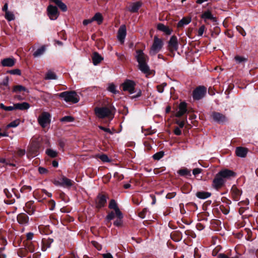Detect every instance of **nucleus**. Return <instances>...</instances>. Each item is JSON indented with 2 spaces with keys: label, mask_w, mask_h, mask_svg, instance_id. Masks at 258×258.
I'll return each instance as SVG.
<instances>
[{
  "label": "nucleus",
  "mask_w": 258,
  "mask_h": 258,
  "mask_svg": "<svg viewBox=\"0 0 258 258\" xmlns=\"http://www.w3.org/2000/svg\"><path fill=\"white\" fill-rule=\"evenodd\" d=\"M135 57L139 63V70L145 74L149 73L150 69L147 64L149 59L148 56L143 52V50H137Z\"/></svg>",
  "instance_id": "f257e3e1"
},
{
  "label": "nucleus",
  "mask_w": 258,
  "mask_h": 258,
  "mask_svg": "<svg viewBox=\"0 0 258 258\" xmlns=\"http://www.w3.org/2000/svg\"><path fill=\"white\" fill-rule=\"evenodd\" d=\"M59 96L62 98L67 102L76 103L79 101V97L75 91H66L59 94Z\"/></svg>",
  "instance_id": "f03ea898"
},
{
  "label": "nucleus",
  "mask_w": 258,
  "mask_h": 258,
  "mask_svg": "<svg viewBox=\"0 0 258 258\" xmlns=\"http://www.w3.org/2000/svg\"><path fill=\"white\" fill-rule=\"evenodd\" d=\"M163 45V42L161 39L158 38L157 36H155L154 38V42L151 47L150 54L154 55L162 49Z\"/></svg>",
  "instance_id": "7ed1b4c3"
},
{
  "label": "nucleus",
  "mask_w": 258,
  "mask_h": 258,
  "mask_svg": "<svg viewBox=\"0 0 258 258\" xmlns=\"http://www.w3.org/2000/svg\"><path fill=\"white\" fill-rule=\"evenodd\" d=\"M51 121V115L48 112H43L38 118V122L43 128L46 127Z\"/></svg>",
  "instance_id": "20e7f679"
},
{
  "label": "nucleus",
  "mask_w": 258,
  "mask_h": 258,
  "mask_svg": "<svg viewBox=\"0 0 258 258\" xmlns=\"http://www.w3.org/2000/svg\"><path fill=\"white\" fill-rule=\"evenodd\" d=\"M94 111L96 116L100 118L108 117L112 113L111 109L107 107H96Z\"/></svg>",
  "instance_id": "39448f33"
},
{
  "label": "nucleus",
  "mask_w": 258,
  "mask_h": 258,
  "mask_svg": "<svg viewBox=\"0 0 258 258\" xmlns=\"http://www.w3.org/2000/svg\"><path fill=\"white\" fill-rule=\"evenodd\" d=\"M135 82L130 80H126L121 84L123 90L128 92L130 94H132L136 92L135 91Z\"/></svg>",
  "instance_id": "423d86ee"
},
{
  "label": "nucleus",
  "mask_w": 258,
  "mask_h": 258,
  "mask_svg": "<svg viewBox=\"0 0 258 258\" xmlns=\"http://www.w3.org/2000/svg\"><path fill=\"white\" fill-rule=\"evenodd\" d=\"M211 117L212 119L220 124H223L227 121V118L226 116L218 112H212L211 114Z\"/></svg>",
  "instance_id": "0eeeda50"
},
{
  "label": "nucleus",
  "mask_w": 258,
  "mask_h": 258,
  "mask_svg": "<svg viewBox=\"0 0 258 258\" xmlns=\"http://www.w3.org/2000/svg\"><path fill=\"white\" fill-rule=\"evenodd\" d=\"M206 88L203 86L197 87L193 91L192 96L194 99L200 100L205 96Z\"/></svg>",
  "instance_id": "6e6552de"
},
{
  "label": "nucleus",
  "mask_w": 258,
  "mask_h": 258,
  "mask_svg": "<svg viewBox=\"0 0 258 258\" xmlns=\"http://www.w3.org/2000/svg\"><path fill=\"white\" fill-rule=\"evenodd\" d=\"M47 13L48 17L52 20H56L59 15L57 8L52 5H49L48 7Z\"/></svg>",
  "instance_id": "1a4fd4ad"
},
{
  "label": "nucleus",
  "mask_w": 258,
  "mask_h": 258,
  "mask_svg": "<svg viewBox=\"0 0 258 258\" xmlns=\"http://www.w3.org/2000/svg\"><path fill=\"white\" fill-rule=\"evenodd\" d=\"M225 182V180L218 172L213 181V186L216 189L221 188Z\"/></svg>",
  "instance_id": "9d476101"
},
{
  "label": "nucleus",
  "mask_w": 258,
  "mask_h": 258,
  "mask_svg": "<svg viewBox=\"0 0 258 258\" xmlns=\"http://www.w3.org/2000/svg\"><path fill=\"white\" fill-rule=\"evenodd\" d=\"M168 46L171 51H176L178 49V40L175 36H171L168 42Z\"/></svg>",
  "instance_id": "9b49d317"
},
{
  "label": "nucleus",
  "mask_w": 258,
  "mask_h": 258,
  "mask_svg": "<svg viewBox=\"0 0 258 258\" xmlns=\"http://www.w3.org/2000/svg\"><path fill=\"white\" fill-rule=\"evenodd\" d=\"M126 34V27L125 25H121L118 29L117 34V38L121 43H123L124 42Z\"/></svg>",
  "instance_id": "f8f14e48"
},
{
  "label": "nucleus",
  "mask_w": 258,
  "mask_h": 258,
  "mask_svg": "<svg viewBox=\"0 0 258 258\" xmlns=\"http://www.w3.org/2000/svg\"><path fill=\"white\" fill-rule=\"evenodd\" d=\"M187 112V105L185 102H181L178 106V110L175 114L176 117H180Z\"/></svg>",
  "instance_id": "ddd939ff"
},
{
  "label": "nucleus",
  "mask_w": 258,
  "mask_h": 258,
  "mask_svg": "<svg viewBox=\"0 0 258 258\" xmlns=\"http://www.w3.org/2000/svg\"><path fill=\"white\" fill-rule=\"evenodd\" d=\"M219 173L225 180L227 179L235 176V173L232 170L229 169L222 170Z\"/></svg>",
  "instance_id": "4468645a"
},
{
  "label": "nucleus",
  "mask_w": 258,
  "mask_h": 258,
  "mask_svg": "<svg viewBox=\"0 0 258 258\" xmlns=\"http://www.w3.org/2000/svg\"><path fill=\"white\" fill-rule=\"evenodd\" d=\"M96 207L98 208L105 206L106 203V197L104 195H98L96 199Z\"/></svg>",
  "instance_id": "2eb2a0df"
},
{
  "label": "nucleus",
  "mask_w": 258,
  "mask_h": 258,
  "mask_svg": "<svg viewBox=\"0 0 258 258\" xmlns=\"http://www.w3.org/2000/svg\"><path fill=\"white\" fill-rule=\"evenodd\" d=\"M16 59L13 57L6 58L2 60L1 64L3 67H12L15 65Z\"/></svg>",
  "instance_id": "dca6fc26"
},
{
  "label": "nucleus",
  "mask_w": 258,
  "mask_h": 258,
  "mask_svg": "<svg viewBox=\"0 0 258 258\" xmlns=\"http://www.w3.org/2000/svg\"><path fill=\"white\" fill-rule=\"evenodd\" d=\"M142 3L141 2H136L131 4L128 7V10L132 13L137 12L141 7Z\"/></svg>",
  "instance_id": "f3484780"
},
{
  "label": "nucleus",
  "mask_w": 258,
  "mask_h": 258,
  "mask_svg": "<svg viewBox=\"0 0 258 258\" xmlns=\"http://www.w3.org/2000/svg\"><path fill=\"white\" fill-rule=\"evenodd\" d=\"M109 208L110 209L114 210L116 216H119V217H121V212L120 211L119 208H118L115 200H111L110 201L109 204Z\"/></svg>",
  "instance_id": "a211bd4d"
},
{
  "label": "nucleus",
  "mask_w": 258,
  "mask_h": 258,
  "mask_svg": "<svg viewBox=\"0 0 258 258\" xmlns=\"http://www.w3.org/2000/svg\"><path fill=\"white\" fill-rule=\"evenodd\" d=\"M92 59L93 64L97 66L103 60V57L98 52H95L92 54Z\"/></svg>",
  "instance_id": "6ab92c4d"
},
{
  "label": "nucleus",
  "mask_w": 258,
  "mask_h": 258,
  "mask_svg": "<svg viewBox=\"0 0 258 258\" xmlns=\"http://www.w3.org/2000/svg\"><path fill=\"white\" fill-rule=\"evenodd\" d=\"M247 152L248 150L247 148L242 147H237L235 150L236 155L241 158L245 157L247 155Z\"/></svg>",
  "instance_id": "aec40b11"
},
{
  "label": "nucleus",
  "mask_w": 258,
  "mask_h": 258,
  "mask_svg": "<svg viewBox=\"0 0 258 258\" xmlns=\"http://www.w3.org/2000/svg\"><path fill=\"white\" fill-rule=\"evenodd\" d=\"M28 217L24 213L20 214L17 216V221L19 224L22 225H25L28 223Z\"/></svg>",
  "instance_id": "412c9836"
},
{
  "label": "nucleus",
  "mask_w": 258,
  "mask_h": 258,
  "mask_svg": "<svg viewBox=\"0 0 258 258\" xmlns=\"http://www.w3.org/2000/svg\"><path fill=\"white\" fill-rule=\"evenodd\" d=\"M191 21V19L189 17H183L180 20L177 24L178 28H182L184 26L188 25Z\"/></svg>",
  "instance_id": "4be33fe9"
},
{
  "label": "nucleus",
  "mask_w": 258,
  "mask_h": 258,
  "mask_svg": "<svg viewBox=\"0 0 258 258\" xmlns=\"http://www.w3.org/2000/svg\"><path fill=\"white\" fill-rule=\"evenodd\" d=\"M29 154L32 157H35L38 155V147L37 145L31 146L28 150Z\"/></svg>",
  "instance_id": "5701e85b"
},
{
  "label": "nucleus",
  "mask_w": 258,
  "mask_h": 258,
  "mask_svg": "<svg viewBox=\"0 0 258 258\" xmlns=\"http://www.w3.org/2000/svg\"><path fill=\"white\" fill-rule=\"evenodd\" d=\"M15 109L21 110H27L30 108V105L27 102H22L21 103L15 104Z\"/></svg>",
  "instance_id": "b1692460"
},
{
  "label": "nucleus",
  "mask_w": 258,
  "mask_h": 258,
  "mask_svg": "<svg viewBox=\"0 0 258 258\" xmlns=\"http://www.w3.org/2000/svg\"><path fill=\"white\" fill-rule=\"evenodd\" d=\"M231 191L232 192V195L233 198L235 201H238L240 195H241V192L240 190H239L236 186H232L231 188Z\"/></svg>",
  "instance_id": "393cba45"
},
{
  "label": "nucleus",
  "mask_w": 258,
  "mask_h": 258,
  "mask_svg": "<svg viewBox=\"0 0 258 258\" xmlns=\"http://www.w3.org/2000/svg\"><path fill=\"white\" fill-rule=\"evenodd\" d=\"M157 29L158 30L164 32L166 34L169 35L171 33V31L168 27L161 23L158 24Z\"/></svg>",
  "instance_id": "a878e982"
},
{
  "label": "nucleus",
  "mask_w": 258,
  "mask_h": 258,
  "mask_svg": "<svg viewBox=\"0 0 258 258\" xmlns=\"http://www.w3.org/2000/svg\"><path fill=\"white\" fill-rule=\"evenodd\" d=\"M211 193L207 191H199L196 193V196L200 199H206L211 196Z\"/></svg>",
  "instance_id": "bb28decb"
},
{
  "label": "nucleus",
  "mask_w": 258,
  "mask_h": 258,
  "mask_svg": "<svg viewBox=\"0 0 258 258\" xmlns=\"http://www.w3.org/2000/svg\"><path fill=\"white\" fill-rule=\"evenodd\" d=\"M93 21H96L98 25H100L103 22V17L101 13H97L92 17Z\"/></svg>",
  "instance_id": "cd10ccee"
},
{
  "label": "nucleus",
  "mask_w": 258,
  "mask_h": 258,
  "mask_svg": "<svg viewBox=\"0 0 258 258\" xmlns=\"http://www.w3.org/2000/svg\"><path fill=\"white\" fill-rule=\"evenodd\" d=\"M202 18L206 21L207 20H214L215 18L212 15V13L209 11L205 12L202 15Z\"/></svg>",
  "instance_id": "c85d7f7f"
},
{
  "label": "nucleus",
  "mask_w": 258,
  "mask_h": 258,
  "mask_svg": "<svg viewBox=\"0 0 258 258\" xmlns=\"http://www.w3.org/2000/svg\"><path fill=\"white\" fill-rule=\"evenodd\" d=\"M61 179L62 186L70 187L73 185V181L71 179L64 176L62 177Z\"/></svg>",
  "instance_id": "c756f323"
},
{
  "label": "nucleus",
  "mask_w": 258,
  "mask_h": 258,
  "mask_svg": "<svg viewBox=\"0 0 258 258\" xmlns=\"http://www.w3.org/2000/svg\"><path fill=\"white\" fill-rule=\"evenodd\" d=\"M53 242L52 239L43 240L42 241V250L45 251L46 249L50 247L51 243Z\"/></svg>",
  "instance_id": "7c9ffc66"
},
{
  "label": "nucleus",
  "mask_w": 258,
  "mask_h": 258,
  "mask_svg": "<svg viewBox=\"0 0 258 258\" xmlns=\"http://www.w3.org/2000/svg\"><path fill=\"white\" fill-rule=\"evenodd\" d=\"M45 51V48L44 46H41L40 48L37 49L33 53L34 57H38L44 53Z\"/></svg>",
  "instance_id": "2f4dec72"
},
{
  "label": "nucleus",
  "mask_w": 258,
  "mask_h": 258,
  "mask_svg": "<svg viewBox=\"0 0 258 258\" xmlns=\"http://www.w3.org/2000/svg\"><path fill=\"white\" fill-rule=\"evenodd\" d=\"M45 153L48 156L51 158H54L57 156V152L51 149H47Z\"/></svg>",
  "instance_id": "473e14b6"
},
{
  "label": "nucleus",
  "mask_w": 258,
  "mask_h": 258,
  "mask_svg": "<svg viewBox=\"0 0 258 258\" xmlns=\"http://www.w3.org/2000/svg\"><path fill=\"white\" fill-rule=\"evenodd\" d=\"M5 17L8 21H11L15 19V16L13 13L10 11L5 13Z\"/></svg>",
  "instance_id": "72a5a7b5"
},
{
  "label": "nucleus",
  "mask_w": 258,
  "mask_h": 258,
  "mask_svg": "<svg viewBox=\"0 0 258 258\" xmlns=\"http://www.w3.org/2000/svg\"><path fill=\"white\" fill-rule=\"evenodd\" d=\"M27 89L22 85H16L13 88V91L14 92H19L21 91H27Z\"/></svg>",
  "instance_id": "f704fd0d"
},
{
  "label": "nucleus",
  "mask_w": 258,
  "mask_h": 258,
  "mask_svg": "<svg viewBox=\"0 0 258 258\" xmlns=\"http://www.w3.org/2000/svg\"><path fill=\"white\" fill-rule=\"evenodd\" d=\"M178 173L181 176L189 175L190 176V171L187 168H183L178 171Z\"/></svg>",
  "instance_id": "c9c22d12"
},
{
  "label": "nucleus",
  "mask_w": 258,
  "mask_h": 258,
  "mask_svg": "<svg viewBox=\"0 0 258 258\" xmlns=\"http://www.w3.org/2000/svg\"><path fill=\"white\" fill-rule=\"evenodd\" d=\"M45 79L46 80H55L56 79V76L53 72L48 71L46 74Z\"/></svg>",
  "instance_id": "e433bc0d"
},
{
  "label": "nucleus",
  "mask_w": 258,
  "mask_h": 258,
  "mask_svg": "<svg viewBox=\"0 0 258 258\" xmlns=\"http://www.w3.org/2000/svg\"><path fill=\"white\" fill-rule=\"evenodd\" d=\"M0 108L6 111H12L15 109V104L14 106H6L3 103H0Z\"/></svg>",
  "instance_id": "4c0bfd02"
},
{
  "label": "nucleus",
  "mask_w": 258,
  "mask_h": 258,
  "mask_svg": "<svg viewBox=\"0 0 258 258\" xmlns=\"http://www.w3.org/2000/svg\"><path fill=\"white\" fill-rule=\"evenodd\" d=\"M107 90L113 93V94H117L118 92L116 90V87L113 84H110L108 85V87L107 88Z\"/></svg>",
  "instance_id": "58836bf2"
},
{
  "label": "nucleus",
  "mask_w": 258,
  "mask_h": 258,
  "mask_svg": "<svg viewBox=\"0 0 258 258\" xmlns=\"http://www.w3.org/2000/svg\"><path fill=\"white\" fill-rule=\"evenodd\" d=\"M74 120V118L71 116H65L60 119L61 122H70Z\"/></svg>",
  "instance_id": "ea45409f"
},
{
  "label": "nucleus",
  "mask_w": 258,
  "mask_h": 258,
  "mask_svg": "<svg viewBox=\"0 0 258 258\" xmlns=\"http://www.w3.org/2000/svg\"><path fill=\"white\" fill-rule=\"evenodd\" d=\"M164 155V153L163 152H162V151L159 152H157L156 154H155L153 156V158L155 160H159L163 157Z\"/></svg>",
  "instance_id": "a19ab883"
},
{
  "label": "nucleus",
  "mask_w": 258,
  "mask_h": 258,
  "mask_svg": "<svg viewBox=\"0 0 258 258\" xmlns=\"http://www.w3.org/2000/svg\"><path fill=\"white\" fill-rule=\"evenodd\" d=\"M116 217H117V219L114 222V225L117 227L121 226L122 224V221L121 220L123 217L122 214H121L120 217L119 216Z\"/></svg>",
  "instance_id": "79ce46f5"
},
{
  "label": "nucleus",
  "mask_w": 258,
  "mask_h": 258,
  "mask_svg": "<svg viewBox=\"0 0 258 258\" xmlns=\"http://www.w3.org/2000/svg\"><path fill=\"white\" fill-rule=\"evenodd\" d=\"M98 158L103 162H109L110 160L108 156L105 154L99 155L98 156Z\"/></svg>",
  "instance_id": "37998d69"
},
{
  "label": "nucleus",
  "mask_w": 258,
  "mask_h": 258,
  "mask_svg": "<svg viewBox=\"0 0 258 258\" xmlns=\"http://www.w3.org/2000/svg\"><path fill=\"white\" fill-rule=\"evenodd\" d=\"M31 189V186L29 185H24L20 189V191L22 193H26L30 191Z\"/></svg>",
  "instance_id": "c03bdc74"
},
{
  "label": "nucleus",
  "mask_w": 258,
  "mask_h": 258,
  "mask_svg": "<svg viewBox=\"0 0 258 258\" xmlns=\"http://www.w3.org/2000/svg\"><path fill=\"white\" fill-rule=\"evenodd\" d=\"M20 123V121L19 119H17L14 120L10 122L8 125V127H17Z\"/></svg>",
  "instance_id": "a18cd8bd"
},
{
  "label": "nucleus",
  "mask_w": 258,
  "mask_h": 258,
  "mask_svg": "<svg viewBox=\"0 0 258 258\" xmlns=\"http://www.w3.org/2000/svg\"><path fill=\"white\" fill-rule=\"evenodd\" d=\"M57 6L63 11L66 12L67 11V6L62 3L61 1L59 2Z\"/></svg>",
  "instance_id": "49530a36"
},
{
  "label": "nucleus",
  "mask_w": 258,
  "mask_h": 258,
  "mask_svg": "<svg viewBox=\"0 0 258 258\" xmlns=\"http://www.w3.org/2000/svg\"><path fill=\"white\" fill-rule=\"evenodd\" d=\"M115 215V212L114 213V212L112 211V212L109 213L106 218V221L109 222L110 220H112L114 218Z\"/></svg>",
  "instance_id": "de8ad7c7"
},
{
  "label": "nucleus",
  "mask_w": 258,
  "mask_h": 258,
  "mask_svg": "<svg viewBox=\"0 0 258 258\" xmlns=\"http://www.w3.org/2000/svg\"><path fill=\"white\" fill-rule=\"evenodd\" d=\"M166 86V83H162L160 85H158L157 86V91L159 93H162L164 91V88Z\"/></svg>",
  "instance_id": "09e8293b"
},
{
  "label": "nucleus",
  "mask_w": 258,
  "mask_h": 258,
  "mask_svg": "<svg viewBox=\"0 0 258 258\" xmlns=\"http://www.w3.org/2000/svg\"><path fill=\"white\" fill-rule=\"evenodd\" d=\"M9 73L12 75H17L20 76L21 75V71L19 69H14L10 70Z\"/></svg>",
  "instance_id": "8fccbe9b"
},
{
  "label": "nucleus",
  "mask_w": 258,
  "mask_h": 258,
  "mask_svg": "<svg viewBox=\"0 0 258 258\" xmlns=\"http://www.w3.org/2000/svg\"><path fill=\"white\" fill-rule=\"evenodd\" d=\"M148 210L147 209H144L141 212L139 213V216L142 219H144L145 217L146 214L147 213Z\"/></svg>",
  "instance_id": "3c124183"
},
{
  "label": "nucleus",
  "mask_w": 258,
  "mask_h": 258,
  "mask_svg": "<svg viewBox=\"0 0 258 258\" xmlns=\"http://www.w3.org/2000/svg\"><path fill=\"white\" fill-rule=\"evenodd\" d=\"M92 245L98 250H100L102 248V246L99 243L95 241H92Z\"/></svg>",
  "instance_id": "603ef678"
},
{
  "label": "nucleus",
  "mask_w": 258,
  "mask_h": 258,
  "mask_svg": "<svg viewBox=\"0 0 258 258\" xmlns=\"http://www.w3.org/2000/svg\"><path fill=\"white\" fill-rule=\"evenodd\" d=\"M205 30V26L204 25L201 26L198 30V36H202Z\"/></svg>",
  "instance_id": "864d4df0"
},
{
  "label": "nucleus",
  "mask_w": 258,
  "mask_h": 258,
  "mask_svg": "<svg viewBox=\"0 0 258 258\" xmlns=\"http://www.w3.org/2000/svg\"><path fill=\"white\" fill-rule=\"evenodd\" d=\"M26 153L25 150L24 149H19L17 151V155L20 156L22 157L24 156Z\"/></svg>",
  "instance_id": "5fc2aeb1"
},
{
  "label": "nucleus",
  "mask_w": 258,
  "mask_h": 258,
  "mask_svg": "<svg viewBox=\"0 0 258 258\" xmlns=\"http://www.w3.org/2000/svg\"><path fill=\"white\" fill-rule=\"evenodd\" d=\"M38 171L40 174H45L48 172V170L46 168L42 167H39Z\"/></svg>",
  "instance_id": "6e6d98bb"
},
{
  "label": "nucleus",
  "mask_w": 258,
  "mask_h": 258,
  "mask_svg": "<svg viewBox=\"0 0 258 258\" xmlns=\"http://www.w3.org/2000/svg\"><path fill=\"white\" fill-rule=\"evenodd\" d=\"M202 170L200 168H195L192 170V173L194 175H197L201 173Z\"/></svg>",
  "instance_id": "4d7b16f0"
},
{
  "label": "nucleus",
  "mask_w": 258,
  "mask_h": 258,
  "mask_svg": "<svg viewBox=\"0 0 258 258\" xmlns=\"http://www.w3.org/2000/svg\"><path fill=\"white\" fill-rule=\"evenodd\" d=\"M141 95H142V91L140 89H139V90H138L137 91V94L135 95H133L131 97V98H132V99H135V98L140 97L141 96Z\"/></svg>",
  "instance_id": "13d9d810"
},
{
  "label": "nucleus",
  "mask_w": 258,
  "mask_h": 258,
  "mask_svg": "<svg viewBox=\"0 0 258 258\" xmlns=\"http://www.w3.org/2000/svg\"><path fill=\"white\" fill-rule=\"evenodd\" d=\"M236 29L237 30L239 31V32H240V33L242 35V36H245L246 35V32H245V31L240 26H237L236 27Z\"/></svg>",
  "instance_id": "bf43d9fd"
},
{
  "label": "nucleus",
  "mask_w": 258,
  "mask_h": 258,
  "mask_svg": "<svg viewBox=\"0 0 258 258\" xmlns=\"http://www.w3.org/2000/svg\"><path fill=\"white\" fill-rule=\"evenodd\" d=\"M0 163H5L6 165H9L10 166H15V165L14 164L9 163L4 158H0Z\"/></svg>",
  "instance_id": "052dcab7"
},
{
  "label": "nucleus",
  "mask_w": 258,
  "mask_h": 258,
  "mask_svg": "<svg viewBox=\"0 0 258 258\" xmlns=\"http://www.w3.org/2000/svg\"><path fill=\"white\" fill-rule=\"evenodd\" d=\"M176 123L179 125L180 128H182L185 124V121L177 120Z\"/></svg>",
  "instance_id": "680f3d73"
},
{
  "label": "nucleus",
  "mask_w": 258,
  "mask_h": 258,
  "mask_svg": "<svg viewBox=\"0 0 258 258\" xmlns=\"http://www.w3.org/2000/svg\"><path fill=\"white\" fill-rule=\"evenodd\" d=\"M93 22L92 18L90 19L84 20L83 22V24L84 25H87L88 24L91 23Z\"/></svg>",
  "instance_id": "e2e57ef3"
},
{
  "label": "nucleus",
  "mask_w": 258,
  "mask_h": 258,
  "mask_svg": "<svg viewBox=\"0 0 258 258\" xmlns=\"http://www.w3.org/2000/svg\"><path fill=\"white\" fill-rule=\"evenodd\" d=\"M174 133L175 135L179 136L181 134V131L180 128L176 127L174 130Z\"/></svg>",
  "instance_id": "0e129e2a"
},
{
  "label": "nucleus",
  "mask_w": 258,
  "mask_h": 258,
  "mask_svg": "<svg viewBox=\"0 0 258 258\" xmlns=\"http://www.w3.org/2000/svg\"><path fill=\"white\" fill-rule=\"evenodd\" d=\"M43 99L45 101H47L46 98L50 99V98H52V96H51V95L50 94L46 93L44 94V95L43 96Z\"/></svg>",
  "instance_id": "69168bd1"
},
{
  "label": "nucleus",
  "mask_w": 258,
  "mask_h": 258,
  "mask_svg": "<svg viewBox=\"0 0 258 258\" xmlns=\"http://www.w3.org/2000/svg\"><path fill=\"white\" fill-rule=\"evenodd\" d=\"M235 59L236 61L240 63L244 60V58L240 56H236L235 57Z\"/></svg>",
  "instance_id": "338daca9"
},
{
  "label": "nucleus",
  "mask_w": 258,
  "mask_h": 258,
  "mask_svg": "<svg viewBox=\"0 0 258 258\" xmlns=\"http://www.w3.org/2000/svg\"><path fill=\"white\" fill-rule=\"evenodd\" d=\"M103 258H113V256L110 253H106L102 254Z\"/></svg>",
  "instance_id": "774afa93"
}]
</instances>
